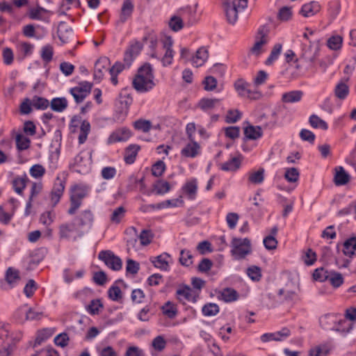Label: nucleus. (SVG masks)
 <instances>
[{
	"label": "nucleus",
	"mask_w": 356,
	"mask_h": 356,
	"mask_svg": "<svg viewBox=\"0 0 356 356\" xmlns=\"http://www.w3.org/2000/svg\"><path fill=\"white\" fill-rule=\"evenodd\" d=\"M202 312L206 316H215L219 312V307L216 303H208L203 306Z\"/></svg>",
	"instance_id": "44"
},
{
	"label": "nucleus",
	"mask_w": 356,
	"mask_h": 356,
	"mask_svg": "<svg viewBox=\"0 0 356 356\" xmlns=\"http://www.w3.org/2000/svg\"><path fill=\"white\" fill-rule=\"evenodd\" d=\"M49 105V101L43 97H34L32 99V106L37 109L44 110Z\"/></svg>",
	"instance_id": "52"
},
{
	"label": "nucleus",
	"mask_w": 356,
	"mask_h": 356,
	"mask_svg": "<svg viewBox=\"0 0 356 356\" xmlns=\"http://www.w3.org/2000/svg\"><path fill=\"white\" fill-rule=\"evenodd\" d=\"M47 12V10L41 7L33 8L30 10L29 17L32 19L48 21L44 16V14Z\"/></svg>",
	"instance_id": "42"
},
{
	"label": "nucleus",
	"mask_w": 356,
	"mask_h": 356,
	"mask_svg": "<svg viewBox=\"0 0 356 356\" xmlns=\"http://www.w3.org/2000/svg\"><path fill=\"white\" fill-rule=\"evenodd\" d=\"M350 180V175L341 166L335 168L334 182L337 186L346 184Z\"/></svg>",
	"instance_id": "22"
},
{
	"label": "nucleus",
	"mask_w": 356,
	"mask_h": 356,
	"mask_svg": "<svg viewBox=\"0 0 356 356\" xmlns=\"http://www.w3.org/2000/svg\"><path fill=\"white\" fill-rule=\"evenodd\" d=\"M90 164L91 160L88 153L81 152L74 157L72 165L76 171L86 172L89 170Z\"/></svg>",
	"instance_id": "9"
},
{
	"label": "nucleus",
	"mask_w": 356,
	"mask_h": 356,
	"mask_svg": "<svg viewBox=\"0 0 356 356\" xmlns=\"http://www.w3.org/2000/svg\"><path fill=\"white\" fill-rule=\"evenodd\" d=\"M170 255L167 253H163L156 257H154L152 261L156 268H160L163 270H168L169 268Z\"/></svg>",
	"instance_id": "26"
},
{
	"label": "nucleus",
	"mask_w": 356,
	"mask_h": 356,
	"mask_svg": "<svg viewBox=\"0 0 356 356\" xmlns=\"http://www.w3.org/2000/svg\"><path fill=\"white\" fill-rule=\"evenodd\" d=\"M152 346L155 350L162 351L165 348L166 341L163 336L159 335L153 339Z\"/></svg>",
	"instance_id": "55"
},
{
	"label": "nucleus",
	"mask_w": 356,
	"mask_h": 356,
	"mask_svg": "<svg viewBox=\"0 0 356 356\" xmlns=\"http://www.w3.org/2000/svg\"><path fill=\"white\" fill-rule=\"evenodd\" d=\"M89 193V188L83 184H77L70 191V207L67 211L70 215L74 214L82 204V200Z\"/></svg>",
	"instance_id": "3"
},
{
	"label": "nucleus",
	"mask_w": 356,
	"mask_h": 356,
	"mask_svg": "<svg viewBox=\"0 0 356 356\" xmlns=\"http://www.w3.org/2000/svg\"><path fill=\"white\" fill-rule=\"evenodd\" d=\"M29 173L35 179L41 178L45 173V168L40 164H35L31 167Z\"/></svg>",
	"instance_id": "48"
},
{
	"label": "nucleus",
	"mask_w": 356,
	"mask_h": 356,
	"mask_svg": "<svg viewBox=\"0 0 356 356\" xmlns=\"http://www.w3.org/2000/svg\"><path fill=\"white\" fill-rule=\"evenodd\" d=\"M208 57V50L205 47H202L197 50L195 55L193 57L192 64L196 67H200L204 65Z\"/></svg>",
	"instance_id": "18"
},
{
	"label": "nucleus",
	"mask_w": 356,
	"mask_h": 356,
	"mask_svg": "<svg viewBox=\"0 0 356 356\" xmlns=\"http://www.w3.org/2000/svg\"><path fill=\"white\" fill-rule=\"evenodd\" d=\"M348 81V78L346 80L340 81L334 88V95L339 99H346L349 94V87L346 83Z\"/></svg>",
	"instance_id": "21"
},
{
	"label": "nucleus",
	"mask_w": 356,
	"mask_h": 356,
	"mask_svg": "<svg viewBox=\"0 0 356 356\" xmlns=\"http://www.w3.org/2000/svg\"><path fill=\"white\" fill-rule=\"evenodd\" d=\"M57 180L58 182L55 183L51 193V202L53 206H55L59 202L65 188L63 182L58 177Z\"/></svg>",
	"instance_id": "19"
},
{
	"label": "nucleus",
	"mask_w": 356,
	"mask_h": 356,
	"mask_svg": "<svg viewBox=\"0 0 356 356\" xmlns=\"http://www.w3.org/2000/svg\"><path fill=\"white\" fill-rule=\"evenodd\" d=\"M79 225L80 227H88L90 228L94 222V215L89 209L83 211L78 217Z\"/></svg>",
	"instance_id": "20"
},
{
	"label": "nucleus",
	"mask_w": 356,
	"mask_h": 356,
	"mask_svg": "<svg viewBox=\"0 0 356 356\" xmlns=\"http://www.w3.org/2000/svg\"><path fill=\"white\" fill-rule=\"evenodd\" d=\"M204 89L207 91H213L217 87V80L211 76L205 77L204 81Z\"/></svg>",
	"instance_id": "61"
},
{
	"label": "nucleus",
	"mask_w": 356,
	"mask_h": 356,
	"mask_svg": "<svg viewBox=\"0 0 356 356\" xmlns=\"http://www.w3.org/2000/svg\"><path fill=\"white\" fill-rule=\"evenodd\" d=\"M259 34L260 37L257 38L256 40L250 50V55L255 57L259 56L265 51V47L268 42V37L263 33V31H259Z\"/></svg>",
	"instance_id": "12"
},
{
	"label": "nucleus",
	"mask_w": 356,
	"mask_h": 356,
	"mask_svg": "<svg viewBox=\"0 0 356 356\" xmlns=\"http://www.w3.org/2000/svg\"><path fill=\"white\" fill-rule=\"evenodd\" d=\"M248 5V0H232L225 3V11L227 22L234 24L238 19V13L243 10Z\"/></svg>",
	"instance_id": "4"
},
{
	"label": "nucleus",
	"mask_w": 356,
	"mask_h": 356,
	"mask_svg": "<svg viewBox=\"0 0 356 356\" xmlns=\"http://www.w3.org/2000/svg\"><path fill=\"white\" fill-rule=\"evenodd\" d=\"M264 170L263 168L259 169L256 172H251L249 175V181L254 184H259L263 182L264 179Z\"/></svg>",
	"instance_id": "47"
},
{
	"label": "nucleus",
	"mask_w": 356,
	"mask_h": 356,
	"mask_svg": "<svg viewBox=\"0 0 356 356\" xmlns=\"http://www.w3.org/2000/svg\"><path fill=\"white\" fill-rule=\"evenodd\" d=\"M245 137L250 140H257L262 136V130L259 126L248 125L244 129Z\"/></svg>",
	"instance_id": "29"
},
{
	"label": "nucleus",
	"mask_w": 356,
	"mask_h": 356,
	"mask_svg": "<svg viewBox=\"0 0 356 356\" xmlns=\"http://www.w3.org/2000/svg\"><path fill=\"white\" fill-rule=\"evenodd\" d=\"M327 280L334 288L339 287L343 283V277L339 273L332 271L329 273Z\"/></svg>",
	"instance_id": "41"
},
{
	"label": "nucleus",
	"mask_w": 356,
	"mask_h": 356,
	"mask_svg": "<svg viewBox=\"0 0 356 356\" xmlns=\"http://www.w3.org/2000/svg\"><path fill=\"white\" fill-rule=\"evenodd\" d=\"M220 99L216 98H203L200 100L198 106L204 111H208L214 108L219 104Z\"/></svg>",
	"instance_id": "30"
},
{
	"label": "nucleus",
	"mask_w": 356,
	"mask_h": 356,
	"mask_svg": "<svg viewBox=\"0 0 356 356\" xmlns=\"http://www.w3.org/2000/svg\"><path fill=\"white\" fill-rule=\"evenodd\" d=\"M162 309L163 314L170 318H174L177 313L175 305L170 302L165 303V305L163 306Z\"/></svg>",
	"instance_id": "58"
},
{
	"label": "nucleus",
	"mask_w": 356,
	"mask_h": 356,
	"mask_svg": "<svg viewBox=\"0 0 356 356\" xmlns=\"http://www.w3.org/2000/svg\"><path fill=\"white\" fill-rule=\"evenodd\" d=\"M59 234L61 238L76 240L78 237L83 236V232L76 230L74 223L63 224L59 227Z\"/></svg>",
	"instance_id": "11"
},
{
	"label": "nucleus",
	"mask_w": 356,
	"mask_h": 356,
	"mask_svg": "<svg viewBox=\"0 0 356 356\" xmlns=\"http://www.w3.org/2000/svg\"><path fill=\"white\" fill-rule=\"evenodd\" d=\"M238 293L231 288L224 289L220 293L219 298L226 302L235 301L238 299Z\"/></svg>",
	"instance_id": "34"
},
{
	"label": "nucleus",
	"mask_w": 356,
	"mask_h": 356,
	"mask_svg": "<svg viewBox=\"0 0 356 356\" xmlns=\"http://www.w3.org/2000/svg\"><path fill=\"white\" fill-rule=\"evenodd\" d=\"M197 190V184L195 179L186 181L182 187L183 193L191 200H193L195 197Z\"/></svg>",
	"instance_id": "23"
},
{
	"label": "nucleus",
	"mask_w": 356,
	"mask_h": 356,
	"mask_svg": "<svg viewBox=\"0 0 356 356\" xmlns=\"http://www.w3.org/2000/svg\"><path fill=\"white\" fill-rule=\"evenodd\" d=\"M53 47L50 45H45L42 47L41 57L45 63H49L53 57Z\"/></svg>",
	"instance_id": "57"
},
{
	"label": "nucleus",
	"mask_w": 356,
	"mask_h": 356,
	"mask_svg": "<svg viewBox=\"0 0 356 356\" xmlns=\"http://www.w3.org/2000/svg\"><path fill=\"white\" fill-rule=\"evenodd\" d=\"M230 246L231 254L236 260L243 259L252 252L251 242L248 238L234 237Z\"/></svg>",
	"instance_id": "2"
},
{
	"label": "nucleus",
	"mask_w": 356,
	"mask_h": 356,
	"mask_svg": "<svg viewBox=\"0 0 356 356\" xmlns=\"http://www.w3.org/2000/svg\"><path fill=\"white\" fill-rule=\"evenodd\" d=\"M22 338V334L10 333V326L8 325L0 323V339L2 340L5 344V347L10 348L12 345L19 341Z\"/></svg>",
	"instance_id": "8"
},
{
	"label": "nucleus",
	"mask_w": 356,
	"mask_h": 356,
	"mask_svg": "<svg viewBox=\"0 0 356 356\" xmlns=\"http://www.w3.org/2000/svg\"><path fill=\"white\" fill-rule=\"evenodd\" d=\"M249 86V83L243 79H238L234 83V88L240 97L254 100L260 99L261 94L257 90H251Z\"/></svg>",
	"instance_id": "5"
},
{
	"label": "nucleus",
	"mask_w": 356,
	"mask_h": 356,
	"mask_svg": "<svg viewBox=\"0 0 356 356\" xmlns=\"http://www.w3.org/2000/svg\"><path fill=\"white\" fill-rule=\"evenodd\" d=\"M134 88L138 92H147L156 86L152 68L149 64L140 67L133 79Z\"/></svg>",
	"instance_id": "1"
},
{
	"label": "nucleus",
	"mask_w": 356,
	"mask_h": 356,
	"mask_svg": "<svg viewBox=\"0 0 356 356\" xmlns=\"http://www.w3.org/2000/svg\"><path fill=\"white\" fill-rule=\"evenodd\" d=\"M108 297L113 301H119L122 298V291L120 289L113 285L108 291Z\"/></svg>",
	"instance_id": "63"
},
{
	"label": "nucleus",
	"mask_w": 356,
	"mask_h": 356,
	"mask_svg": "<svg viewBox=\"0 0 356 356\" xmlns=\"http://www.w3.org/2000/svg\"><path fill=\"white\" fill-rule=\"evenodd\" d=\"M98 258L113 270L122 268V262L120 257L115 256L111 250H103L99 253Z\"/></svg>",
	"instance_id": "7"
},
{
	"label": "nucleus",
	"mask_w": 356,
	"mask_h": 356,
	"mask_svg": "<svg viewBox=\"0 0 356 356\" xmlns=\"http://www.w3.org/2000/svg\"><path fill=\"white\" fill-rule=\"evenodd\" d=\"M131 136V131L127 128H121L113 131L108 139V143L124 142Z\"/></svg>",
	"instance_id": "14"
},
{
	"label": "nucleus",
	"mask_w": 356,
	"mask_h": 356,
	"mask_svg": "<svg viewBox=\"0 0 356 356\" xmlns=\"http://www.w3.org/2000/svg\"><path fill=\"white\" fill-rule=\"evenodd\" d=\"M177 298L180 302H184L185 300L195 301V297L193 296V291L188 286H184L177 291Z\"/></svg>",
	"instance_id": "32"
},
{
	"label": "nucleus",
	"mask_w": 356,
	"mask_h": 356,
	"mask_svg": "<svg viewBox=\"0 0 356 356\" xmlns=\"http://www.w3.org/2000/svg\"><path fill=\"white\" fill-rule=\"evenodd\" d=\"M163 48L165 54L161 58L163 66L171 65L174 57V51L172 49L173 40L170 36H164L162 39Z\"/></svg>",
	"instance_id": "10"
},
{
	"label": "nucleus",
	"mask_w": 356,
	"mask_h": 356,
	"mask_svg": "<svg viewBox=\"0 0 356 356\" xmlns=\"http://www.w3.org/2000/svg\"><path fill=\"white\" fill-rule=\"evenodd\" d=\"M293 283L286 284L277 291V298L280 302H293L298 300V296Z\"/></svg>",
	"instance_id": "6"
},
{
	"label": "nucleus",
	"mask_w": 356,
	"mask_h": 356,
	"mask_svg": "<svg viewBox=\"0 0 356 356\" xmlns=\"http://www.w3.org/2000/svg\"><path fill=\"white\" fill-rule=\"evenodd\" d=\"M57 32L62 43H66L72 33V29L63 22L59 24Z\"/></svg>",
	"instance_id": "31"
},
{
	"label": "nucleus",
	"mask_w": 356,
	"mask_h": 356,
	"mask_svg": "<svg viewBox=\"0 0 356 356\" xmlns=\"http://www.w3.org/2000/svg\"><path fill=\"white\" fill-rule=\"evenodd\" d=\"M309 121L311 126L314 128H320L323 130H326L328 128L326 122L316 115H312L309 117Z\"/></svg>",
	"instance_id": "40"
},
{
	"label": "nucleus",
	"mask_w": 356,
	"mask_h": 356,
	"mask_svg": "<svg viewBox=\"0 0 356 356\" xmlns=\"http://www.w3.org/2000/svg\"><path fill=\"white\" fill-rule=\"evenodd\" d=\"M133 4L130 0H125L124 1L118 23L123 24L126 22V20L131 16L133 11Z\"/></svg>",
	"instance_id": "28"
},
{
	"label": "nucleus",
	"mask_w": 356,
	"mask_h": 356,
	"mask_svg": "<svg viewBox=\"0 0 356 356\" xmlns=\"http://www.w3.org/2000/svg\"><path fill=\"white\" fill-rule=\"evenodd\" d=\"M192 259H193V256L189 250H181L179 261L181 264V265L185 266H189L193 263Z\"/></svg>",
	"instance_id": "49"
},
{
	"label": "nucleus",
	"mask_w": 356,
	"mask_h": 356,
	"mask_svg": "<svg viewBox=\"0 0 356 356\" xmlns=\"http://www.w3.org/2000/svg\"><path fill=\"white\" fill-rule=\"evenodd\" d=\"M284 177L289 182H296L299 178L298 170L295 168H288L286 170Z\"/></svg>",
	"instance_id": "60"
},
{
	"label": "nucleus",
	"mask_w": 356,
	"mask_h": 356,
	"mask_svg": "<svg viewBox=\"0 0 356 356\" xmlns=\"http://www.w3.org/2000/svg\"><path fill=\"white\" fill-rule=\"evenodd\" d=\"M97 353L99 356H118V353L110 346L98 348Z\"/></svg>",
	"instance_id": "64"
},
{
	"label": "nucleus",
	"mask_w": 356,
	"mask_h": 356,
	"mask_svg": "<svg viewBox=\"0 0 356 356\" xmlns=\"http://www.w3.org/2000/svg\"><path fill=\"white\" fill-rule=\"evenodd\" d=\"M200 153V145L194 141V140H190V142L181 149V154L185 157L195 158Z\"/></svg>",
	"instance_id": "15"
},
{
	"label": "nucleus",
	"mask_w": 356,
	"mask_h": 356,
	"mask_svg": "<svg viewBox=\"0 0 356 356\" xmlns=\"http://www.w3.org/2000/svg\"><path fill=\"white\" fill-rule=\"evenodd\" d=\"M342 44V38L339 35L331 37L327 41V46L333 50L339 49Z\"/></svg>",
	"instance_id": "62"
},
{
	"label": "nucleus",
	"mask_w": 356,
	"mask_h": 356,
	"mask_svg": "<svg viewBox=\"0 0 356 356\" xmlns=\"http://www.w3.org/2000/svg\"><path fill=\"white\" fill-rule=\"evenodd\" d=\"M153 238V234L149 229H143L138 236L141 245H147L149 244Z\"/></svg>",
	"instance_id": "53"
},
{
	"label": "nucleus",
	"mask_w": 356,
	"mask_h": 356,
	"mask_svg": "<svg viewBox=\"0 0 356 356\" xmlns=\"http://www.w3.org/2000/svg\"><path fill=\"white\" fill-rule=\"evenodd\" d=\"M140 147L136 145H129L125 151L124 161L127 163H133L135 161L137 153Z\"/></svg>",
	"instance_id": "35"
},
{
	"label": "nucleus",
	"mask_w": 356,
	"mask_h": 356,
	"mask_svg": "<svg viewBox=\"0 0 356 356\" xmlns=\"http://www.w3.org/2000/svg\"><path fill=\"white\" fill-rule=\"evenodd\" d=\"M126 210L123 207H117L111 215V221L114 223H119L124 217Z\"/></svg>",
	"instance_id": "45"
},
{
	"label": "nucleus",
	"mask_w": 356,
	"mask_h": 356,
	"mask_svg": "<svg viewBox=\"0 0 356 356\" xmlns=\"http://www.w3.org/2000/svg\"><path fill=\"white\" fill-rule=\"evenodd\" d=\"M303 92L300 90H292L282 95V100L284 103H296L301 100Z\"/></svg>",
	"instance_id": "27"
},
{
	"label": "nucleus",
	"mask_w": 356,
	"mask_h": 356,
	"mask_svg": "<svg viewBox=\"0 0 356 356\" xmlns=\"http://www.w3.org/2000/svg\"><path fill=\"white\" fill-rule=\"evenodd\" d=\"M196 8L195 7L186 6L181 8L177 10L178 15L182 19H186L189 25L196 22L195 19Z\"/></svg>",
	"instance_id": "16"
},
{
	"label": "nucleus",
	"mask_w": 356,
	"mask_h": 356,
	"mask_svg": "<svg viewBox=\"0 0 356 356\" xmlns=\"http://www.w3.org/2000/svg\"><path fill=\"white\" fill-rule=\"evenodd\" d=\"M51 108L56 112H62L67 106V101L64 97L54 98L51 102Z\"/></svg>",
	"instance_id": "37"
},
{
	"label": "nucleus",
	"mask_w": 356,
	"mask_h": 356,
	"mask_svg": "<svg viewBox=\"0 0 356 356\" xmlns=\"http://www.w3.org/2000/svg\"><path fill=\"white\" fill-rule=\"evenodd\" d=\"M282 44H279V43L276 44L273 47L269 57L266 60V65H271L275 60H276L278 58V57L282 51Z\"/></svg>",
	"instance_id": "46"
},
{
	"label": "nucleus",
	"mask_w": 356,
	"mask_h": 356,
	"mask_svg": "<svg viewBox=\"0 0 356 356\" xmlns=\"http://www.w3.org/2000/svg\"><path fill=\"white\" fill-rule=\"evenodd\" d=\"M329 273L327 270H325L324 268H318L316 269L313 273V277L315 280L319 282H324L327 280L329 278Z\"/></svg>",
	"instance_id": "59"
},
{
	"label": "nucleus",
	"mask_w": 356,
	"mask_h": 356,
	"mask_svg": "<svg viewBox=\"0 0 356 356\" xmlns=\"http://www.w3.org/2000/svg\"><path fill=\"white\" fill-rule=\"evenodd\" d=\"M247 274L253 281H259L261 277V269L255 266L249 267L247 270Z\"/></svg>",
	"instance_id": "56"
},
{
	"label": "nucleus",
	"mask_w": 356,
	"mask_h": 356,
	"mask_svg": "<svg viewBox=\"0 0 356 356\" xmlns=\"http://www.w3.org/2000/svg\"><path fill=\"white\" fill-rule=\"evenodd\" d=\"M356 251V236L348 238L343 243V252L345 255L352 257Z\"/></svg>",
	"instance_id": "33"
},
{
	"label": "nucleus",
	"mask_w": 356,
	"mask_h": 356,
	"mask_svg": "<svg viewBox=\"0 0 356 356\" xmlns=\"http://www.w3.org/2000/svg\"><path fill=\"white\" fill-rule=\"evenodd\" d=\"M110 60L106 57L100 58L95 65L94 79L99 82L104 74V72L109 70Z\"/></svg>",
	"instance_id": "13"
},
{
	"label": "nucleus",
	"mask_w": 356,
	"mask_h": 356,
	"mask_svg": "<svg viewBox=\"0 0 356 356\" xmlns=\"http://www.w3.org/2000/svg\"><path fill=\"white\" fill-rule=\"evenodd\" d=\"M241 160L238 157H233L228 161L223 163L220 168L224 171H235L240 168Z\"/></svg>",
	"instance_id": "36"
},
{
	"label": "nucleus",
	"mask_w": 356,
	"mask_h": 356,
	"mask_svg": "<svg viewBox=\"0 0 356 356\" xmlns=\"http://www.w3.org/2000/svg\"><path fill=\"white\" fill-rule=\"evenodd\" d=\"M90 130V123L86 120L83 121L80 127V134L79 136V142L83 144L87 139Z\"/></svg>",
	"instance_id": "43"
},
{
	"label": "nucleus",
	"mask_w": 356,
	"mask_h": 356,
	"mask_svg": "<svg viewBox=\"0 0 356 356\" xmlns=\"http://www.w3.org/2000/svg\"><path fill=\"white\" fill-rule=\"evenodd\" d=\"M318 50L317 44H311L303 49L302 56L306 62L314 63L318 56Z\"/></svg>",
	"instance_id": "17"
},
{
	"label": "nucleus",
	"mask_w": 356,
	"mask_h": 356,
	"mask_svg": "<svg viewBox=\"0 0 356 356\" xmlns=\"http://www.w3.org/2000/svg\"><path fill=\"white\" fill-rule=\"evenodd\" d=\"M170 190V184L164 180H159L154 184V191L157 195H163Z\"/></svg>",
	"instance_id": "39"
},
{
	"label": "nucleus",
	"mask_w": 356,
	"mask_h": 356,
	"mask_svg": "<svg viewBox=\"0 0 356 356\" xmlns=\"http://www.w3.org/2000/svg\"><path fill=\"white\" fill-rule=\"evenodd\" d=\"M19 313L25 315V320H35L39 319L42 316L41 312H38L34 311L32 309H25L24 308H21L19 311Z\"/></svg>",
	"instance_id": "51"
},
{
	"label": "nucleus",
	"mask_w": 356,
	"mask_h": 356,
	"mask_svg": "<svg viewBox=\"0 0 356 356\" xmlns=\"http://www.w3.org/2000/svg\"><path fill=\"white\" fill-rule=\"evenodd\" d=\"M6 280L10 287H13L19 280V271L13 268H8L6 273Z\"/></svg>",
	"instance_id": "38"
},
{
	"label": "nucleus",
	"mask_w": 356,
	"mask_h": 356,
	"mask_svg": "<svg viewBox=\"0 0 356 356\" xmlns=\"http://www.w3.org/2000/svg\"><path fill=\"white\" fill-rule=\"evenodd\" d=\"M170 29L174 31H179L183 26V19L179 16H173L169 22Z\"/></svg>",
	"instance_id": "54"
},
{
	"label": "nucleus",
	"mask_w": 356,
	"mask_h": 356,
	"mask_svg": "<svg viewBox=\"0 0 356 356\" xmlns=\"http://www.w3.org/2000/svg\"><path fill=\"white\" fill-rule=\"evenodd\" d=\"M141 49L142 45L138 42H135L130 46L129 49L125 53L124 58L128 66L130 65L133 58L138 54Z\"/></svg>",
	"instance_id": "24"
},
{
	"label": "nucleus",
	"mask_w": 356,
	"mask_h": 356,
	"mask_svg": "<svg viewBox=\"0 0 356 356\" xmlns=\"http://www.w3.org/2000/svg\"><path fill=\"white\" fill-rule=\"evenodd\" d=\"M319 9V4L316 1H312L302 6L300 14L305 17H312L317 13Z\"/></svg>",
	"instance_id": "25"
},
{
	"label": "nucleus",
	"mask_w": 356,
	"mask_h": 356,
	"mask_svg": "<svg viewBox=\"0 0 356 356\" xmlns=\"http://www.w3.org/2000/svg\"><path fill=\"white\" fill-rule=\"evenodd\" d=\"M30 140L22 134H18L16 136L17 147L19 150H24L29 148L30 145Z\"/></svg>",
	"instance_id": "50"
}]
</instances>
